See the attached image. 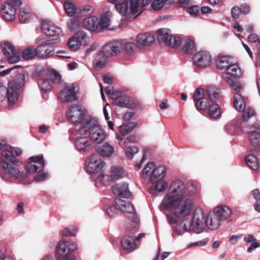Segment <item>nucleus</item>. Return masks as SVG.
<instances>
[{
	"instance_id": "57",
	"label": "nucleus",
	"mask_w": 260,
	"mask_h": 260,
	"mask_svg": "<svg viewBox=\"0 0 260 260\" xmlns=\"http://www.w3.org/2000/svg\"><path fill=\"white\" fill-rule=\"evenodd\" d=\"M50 176L48 172H44L41 174H37L35 177L34 180L37 182H40L48 179Z\"/></svg>"
},
{
	"instance_id": "52",
	"label": "nucleus",
	"mask_w": 260,
	"mask_h": 260,
	"mask_svg": "<svg viewBox=\"0 0 260 260\" xmlns=\"http://www.w3.org/2000/svg\"><path fill=\"white\" fill-rule=\"evenodd\" d=\"M48 76L54 83L60 84L61 82V76L55 71H51Z\"/></svg>"
},
{
	"instance_id": "10",
	"label": "nucleus",
	"mask_w": 260,
	"mask_h": 260,
	"mask_svg": "<svg viewBox=\"0 0 260 260\" xmlns=\"http://www.w3.org/2000/svg\"><path fill=\"white\" fill-rule=\"evenodd\" d=\"M82 124V127H86L85 135H88L91 140L96 143H100L105 140V133L95 121L90 120L85 121Z\"/></svg>"
},
{
	"instance_id": "14",
	"label": "nucleus",
	"mask_w": 260,
	"mask_h": 260,
	"mask_svg": "<svg viewBox=\"0 0 260 260\" xmlns=\"http://www.w3.org/2000/svg\"><path fill=\"white\" fill-rule=\"evenodd\" d=\"M84 113L80 106L77 104L71 106L67 113V117L68 120L72 123H76L78 125V128L81 127L83 123L85 121H90L88 119H84Z\"/></svg>"
},
{
	"instance_id": "42",
	"label": "nucleus",
	"mask_w": 260,
	"mask_h": 260,
	"mask_svg": "<svg viewBox=\"0 0 260 260\" xmlns=\"http://www.w3.org/2000/svg\"><path fill=\"white\" fill-rule=\"evenodd\" d=\"M31 16L30 11L27 9H22L19 11V19L22 23L27 22Z\"/></svg>"
},
{
	"instance_id": "28",
	"label": "nucleus",
	"mask_w": 260,
	"mask_h": 260,
	"mask_svg": "<svg viewBox=\"0 0 260 260\" xmlns=\"http://www.w3.org/2000/svg\"><path fill=\"white\" fill-rule=\"evenodd\" d=\"M114 148L108 143L98 147L97 151L99 154L104 157H110L114 152Z\"/></svg>"
},
{
	"instance_id": "17",
	"label": "nucleus",
	"mask_w": 260,
	"mask_h": 260,
	"mask_svg": "<svg viewBox=\"0 0 260 260\" xmlns=\"http://www.w3.org/2000/svg\"><path fill=\"white\" fill-rule=\"evenodd\" d=\"M42 31L48 37H54L55 38L50 41H54L55 43L60 42V39L58 37L62 32L61 29L56 25L50 22H43L42 25Z\"/></svg>"
},
{
	"instance_id": "45",
	"label": "nucleus",
	"mask_w": 260,
	"mask_h": 260,
	"mask_svg": "<svg viewBox=\"0 0 260 260\" xmlns=\"http://www.w3.org/2000/svg\"><path fill=\"white\" fill-rule=\"evenodd\" d=\"M209 115L214 118L219 117L220 115L219 107L217 104H211L208 112Z\"/></svg>"
},
{
	"instance_id": "56",
	"label": "nucleus",
	"mask_w": 260,
	"mask_h": 260,
	"mask_svg": "<svg viewBox=\"0 0 260 260\" xmlns=\"http://www.w3.org/2000/svg\"><path fill=\"white\" fill-rule=\"evenodd\" d=\"M139 151L138 148L135 146L128 147L125 150L126 155L131 159H132L135 153Z\"/></svg>"
},
{
	"instance_id": "44",
	"label": "nucleus",
	"mask_w": 260,
	"mask_h": 260,
	"mask_svg": "<svg viewBox=\"0 0 260 260\" xmlns=\"http://www.w3.org/2000/svg\"><path fill=\"white\" fill-rule=\"evenodd\" d=\"M151 182L152 183V187L158 192L164 191L168 186V183L164 180Z\"/></svg>"
},
{
	"instance_id": "40",
	"label": "nucleus",
	"mask_w": 260,
	"mask_h": 260,
	"mask_svg": "<svg viewBox=\"0 0 260 260\" xmlns=\"http://www.w3.org/2000/svg\"><path fill=\"white\" fill-rule=\"evenodd\" d=\"M3 52L6 56L12 55L15 52V48L12 43L9 42H5L2 44Z\"/></svg>"
},
{
	"instance_id": "31",
	"label": "nucleus",
	"mask_w": 260,
	"mask_h": 260,
	"mask_svg": "<svg viewBox=\"0 0 260 260\" xmlns=\"http://www.w3.org/2000/svg\"><path fill=\"white\" fill-rule=\"evenodd\" d=\"M227 74H223L222 77L225 82H226L230 86L232 87L234 90L238 93L243 89V86L241 84L235 83V78H232Z\"/></svg>"
},
{
	"instance_id": "5",
	"label": "nucleus",
	"mask_w": 260,
	"mask_h": 260,
	"mask_svg": "<svg viewBox=\"0 0 260 260\" xmlns=\"http://www.w3.org/2000/svg\"><path fill=\"white\" fill-rule=\"evenodd\" d=\"M25 83V76L23 74H18L14 80L9 82L8 88L0 85V101H3L6 97L10 103H14L17 100L20 89Z\"/></svg>"
},
{
	"instance_id": "27",
	"label": "nucleus",
	"mask_w": 260,
	"mask_h": 260,
	"mask_svg": "<svg viewBox=\"0 0 260 260\" xmlns=\"http://www.w3.org/2000/svg\"><path fill=\"white\" fill-rule=\"evenodd\" d=\"M121 244L125 250L132 251L136 248L135 240L132 236H124L121 240Z\"/></svg>"
},
{
	"instance_id": "47",
	"label": "nucleus",
	"mask_w": 260,
	"mask_h": 260,
	"mask_svg": "<svg viewBox=\"0 0 260 260\" xmlns=\"http://www.w3.org/2000/svg\"><path fill=\"white\" fill-rule=\"evenodd\" d=\"M154 164L153 162H148L143 170V175L145 177H149L152 175L154 170Z\"/></svg>"
},
{
	"instance_id": "51",
	"label": "nucleus",
	"mask_w": 260,
	"mask_h": 260,
	"mask_svg": "<svg viewBox=\"0 0 260 260\" xmlns=\"http://www.w3.org/2000/svg\"><path fill=\"white\" fill-rule=\"evenodd\" d=\"M68 45L69 48L72 51H77L78 50L82 45L79 43V42H77L76 40H75L73 37L71 38L68 42Z\"/></svg>"
},
{
	"instance_id": "37",
	"label": "nucleus",
	"mask_w": 260,
	"mask_h": 260,
	"mask_svg": "<svg viewBox=\"0 0 260 260\" xmlns=\"http://www.w3.org/2000/svg\"><path fill=\"white\" fill-rule=\"evenodd\" d=\"M226 71V72L224 74H227L233 77H238L242 74L241 69L236 63L230 64Z\"/></svg>"
},
{
	"instance_id": "23",
	"label": "nucleus",
	"mask_w": 260,
	"mask_h": 260,
	"mask_svg": "<svg viewBox=\"0 0 260 260\" xmlns=\"http://www.w3.org/2000/svg\"><path fill=\"white\" fill-rule=\"evenodd\" d=\"M155 40L154 37L149 33H143L137 35L136 42L138 47L149 46Z\"/></svg>"
},
{
	"instance_id": "13",
	"label": "nucleus",
	"mask_w": 260,
	"mask_h": 260,
	"mask_svg": "<svg viewBox=\"0 0 260 260\" xmlns=\"http://www.w3.org/2000/svg\"><path fill=\"white\" fill-rule=\"evenodd\" d=\"M97 154L92 155L87 160L86 163V170L89 173L92 174L91 178L94 179V176L101 174L105 166V162L99 158Z\"/></svg>"
},
{
	"instance_id": "24",
	"label": "nucleus",
	"mask_w": 260,
	"mask_h": 260,
	"mask_svg": "<svg viewBox=\"0 0 260 260\" xmlns=\"http://www.w3.org/2000/svg\"><path fill=\"white\" fill-rule=\"evenodd\" d=\"M113 192L122 198H128L132 195V192L128 188V184L126 182L114 186L113 187Z\"/></svg>"
},
{
	"instance_id": "2",
	"label": "nucleus",
	"mask_w": 260,
	"mask_h": 260,
	"mask_svg": "<svg viewBox=\"0 0 260 260\" xmlns=\"http://www.w3.org/2000/svg\"><path fill=\"white\" fill-rule=\"evenodd\" d=\"M0 150L2 151L0 157V168L4 171L2 179L6 181H11L13 179L22 178L24 171L15 166L18 162L15 157L21 154V150L19 148L15 149L2 139H0Z\"/></svg>"
},
{
	"instance_id": "53",
	"label": "nucleus",
	"mask_w": 260,
	"mask_h": 260,
	"mask_svg": "<svg viewBox=\"0 0 260 260\" xmlns=\"http://www.w3.org/2000/svg\"><path fill=\"white\" fill-rule=\"evenodd\" d=\"M80 26V22L76 19H72L68 23V27L71 31H74Z\"/></svg>"
},
{
	"instance_id": "59",
	"label": "nucleus",
	"mask_w": 260,
	"mask_h": 260,
	"mask_svg": "<svg viewBox=\"0 0 260 260\" xmlns=\"http://www.w3.org/2000/svg\"><path fill=\"white\" fill-rule=\"evenodd\" d=\"M241 13V9L237 6L234 7L231 10V14L235 19L238 18Z\"/></svg>"
},
{
	"instance_id": "55",
	"label": "nucleus",
	"mask_w": 260,
	"mask_h": 260,
	"mask_svg": "<svg viewBox=\"0 0 260 260\" xmlns=\"http://www.w3.org/2000/svg\"><path fill=\"white\" fill-rule=\"evenodd\" d=\"M77 232V229L75 227H71L70 229L65 228L61 231L60 233L63 236H74Z\"/></svg>"
},
{
	"instance_id": "19",
	"label": "nucleus",
	"mask_w": 260,
	"mask_h": 260,
	"mask_svg": "<svg viewBox=\"0 0 260 260\" xmlns=\"http://www.w3.org/2000/svg\"><path fill=\"white\" fill-rule=\"evenodd\" d=\"M122 51V43L117 41L110 42L102 48L101 52L106 57L113 56L120 53Z\"/></svg>"
},
{
	"instance_id": "63",
	"label": "nucleus",
	"mask_w": 260,
	"mask_h": 260,
	"mask_svg": "<svg viewBox=\"0 0 260 260\" xmlns=\"http://www.w3.org/2000/svg\"><path fill=\"white\" fill-rule=\"evenodd\" d=\"M59 256L56 260H74V258L69 255L59 254Z\"/></svg>"
},
{
	"instance_id": "9",
	"label": "nucleus",
	"mask_w": 260,
	"mask_h": 260,
	"mask_svg": "<svg viewBox=\"0 0 260 260\" xmlns=\"http://www.w3.org/2000/svg\"><path fill=\"white\" fill-rule=\"evenodd\" d=\"M77 128L78 125H76L75 137L70 136L69 140L71 141L75 140L74 144L78 151H87L91 149V142L88 135H85L86 127L82 126L78 129Z\"/></svg>"
},
{
	"instance_id": "62",
	"label": "nucleus",
	"mask_w": 260,
	"mask_h": 260,
	"mask_svg": "<svg viewBox=\"0 0 260 260\" xmlns=\"http://www.w3.org/2000/svg\"><path fill=\"white\" fill-rule=\"evenodd\" d=\"M188 13L191 15H196L199 12V8L197 6H189Z\"/></svg>"
},
{
	"instance_id": "38",
	"label": "nucleus",
	"mask_w": 260,
	"mask_h": 260,
	"mask_svg": "<svg viewBox=\"0 0 260 260\" xmlns=\"http://www.w3.org/2000/svg\"><path fill=\"white\" fill-rule=\"evenodd\" d=\"M230 65L228 57H219L216 61V66L219 70H226Z\"/></svg>"
},
{
	"instance_id": "35",
	"label": "nucleus",
	"mask_w": 260,
	"mask_h": 260,
	"mask_svg": "<svg viewBox=\"0 0 260 260\" xmlns=\"http://www.w3.org/2000/svg\"><path fill=\"white\" fill-rule=\"evenodd\" d=\"M245 162L247 165L253 170H257L259 168L257 158L253 155L250 154L245 158Z\"/></svg>"
},
{
	"instance_id": "64",
	"label": "nucleus",
	"mask_w": 260,
	"mask_h": 260,
	"mask_svg": "<svg viewBox=\"0 0 260 260\" xmlns=\"http://www.w3.org/2000/svg\"><path fill=\"white\" fill-rule=\"evenodd\" d=\"M251 194L253 198L257 201L260 200V190L258 189H255L251 191Z\"/></svg>"
},
{
	"instance_id": "12",
	"label": "nucleus",
	"mask_w": 260,
	"mask_h": 260,
	"mask_svg": "<svg viewBox=\"0 0 260 260\" xmlns=\"http://www.w3.org/2000/svg\"><path fill=\"white\" fill-rule=\"evenodd\" d=\"M157 40L160 43H164L171 48H177L181 43V39L178 36H173L171 31L168 28H160L157 31Z\"/></svg>"
},
{
	"instance_id": "32",
	"label": "nucleus",
	"mask_w": 260,
	"mask_h": 260,
	"mask_svg": "<svg viewBox=\"0 0 260 260\" xmlns=\"http://www.w3.org/2000/svg\"><path fill=\"white\" fill-rule=\"evenodd\" d=\"M122 43V51L126 55L132 56L137 50L138 46L132 42H124Z\"/></svg>"
},
{
	"instance_id": "1",
	"label": "nucleus",
	"mask_w": 260,
	"mask_h": 260,
	"mask_svg": "<svg viewBox=\"0 0 260 260\" xmlns=\"http://www.w3.org/2000/svg\"><path fill=\"white\" fill-rule=\"evenodd\" d=\"M198 192V186L192 182H188L185 186L182 181L176 180L171 184L160 205L161 210L174 211L167 215L170 224L176 223L178 218L189 215Z\"/></svg>"
},
{
	"instance_id": "46",
	"label": "nucleus",
	"mask_w": 260,
	"mask_h": 260,
	"mask_svg": "<svg viewBox=\"0 0 260 260\" xmlns=\"http://www.w3.org/2000/svg\"><path fill=\"white\" fill-rule=\"evenodd\" d=\"M64 11L69 16L74 15L76 12L75 6L71 2H66L63 5Z\"/></svg>"
},
{
	"instance_id": "21",
	"label": "nucleus",
	"mask_w": 260,
	"mask_h": 260,
	"mask_svg": "<svg viewBox=\"0 0 260 260\" xmlns=\"http://www.w3.org/2000/svg\"><path fill=\"white\" fill-rule=\"evenodd\" d=\"M77 248V245L71 242L62 241L56 246V252L58 254L69 255V253L73 252Z\"/></svg>"
},
{
	"instance_id": "26",
	"label": "nucleus",
	"mask_w": 260,
	"mask_h": 260,
	"mask_svg": "<svg viewBox=\"0 0 260 260\" xmlns=\"http://www.w3.org/2000/svg\"><path fill=\"white\" fill-rule=\"evenodd\" d=\"M166 174V169L164 166H160L153 170V172L150 177V181H158L164 180L163 179Z\"/></svg>"
},
{
	"instance_id": "41",
	"label": "nucleus",
	"mask_w": 260,
	"mask_h": 260,
	"mask_svg": "<svg viewBox=\"0 0 260 260\" xmlns=\"http://www.w3.org/2000/svg\"><path fill=\"white\" fill-rule=\"evenodd\" d=\"M104 54L96 53L94 56L93 63L96 68L101 69L105 67V58Z\"/></svg>"
},
{
	"instance_id": "34",
	"label": "nucleus",
	"mask_w": 260,
	"mask_h": 260,
	"mask_svg": "<svg viewBox=\"0 0 260 260\" xmlns=\"http://www.w3.org/2000/svg\"><path fill=\"white\" fill-rule=\"evenodd\" d=\"M137 123L136 122H128L123 124L119 128L120 134L123 136H126L137 126Z\"/></svg>"
},
{
	"instance_id": "33",
	"label": "nucleus",
	"mask_w": 260,
	"mask_h": 260,
	"mask_svg": "<svg viewBox=\"0 0 260 260\" xmlns=\"http://www.w3.org/2000/svg\"><path fill=\"white\" fill-rule=\"evenodd\" d=\"M38 84L40 90L45 93L50 92L52 89V85L46 78L39 79Z\"/></svg>"
},
{
	"instance_id": "11",
	"label": "nucleus",
	"mask_w": 260,
	"mask_h": 260,
	"mask_svg": "<svg viewBox=\"0 0 260 260\" xmlns=\"http://www.w3.org/2000/svg\"><path fill=\"white\" fill-rule=\"evenodd\" d=\"M115 8L121 15L131 17L139 11L141 7L137 0H123L116 4Z\"/></svg>"
},
{
	"instance_id": "58",
	"label": "nucleus",
	"mask_w": 260,
	"mask_h": 260,
	"mask_svg": "<svg viewBox=\"0 0 260 260\" xmlns=\"http://www.w3.org/2000/svg\"><path fill=\"white\" fill-rule=\"evenodd\" d=\"M165 4H167L163 0H155L152 2L151 7L154 10L157 11L161 9Z\"/></svg>"
},
{
	"instance_id": "6",
	"label": "nucleus",
	"mask_w": 260,
	"mask_h": 260,
	"mask_svg": "<svg viewBox=\"0 0 260 260\" xmlns=\"http://www.w3.org/2000/svg\"><path fill=\"white\" fill-rule=\"evenodd\" d=\"M219 94V89L214 86H210L206 89L197 88L193 95V100L197 109L206 110L209 106L210 103L213 102Z\"/></svg>"
},
{
	"instance_id": "61",
	"label": "nucleus",
	"mask_w": 260,
	"mask_h": 260,
	"mask_svg": "<svg viewBox=\"0 0 260 260\" xmlns=\"http://www.w3.org/2000/svg\"><path fill=\"white\" fill-rule=\"evenodd\" d=\"M260 247V241L259 242H252L249 247L248 248L247 251L248 253H251L253 250L255 249L256 248Z\"/></svg>"
},
{
	"instance_id": "16",
	"label": "nucleus",
	"mask_w": 260,
	"mask_h": 260,
	"mask_svg": "<svg viewBox=\"0 0 260 260\" xmlns=\"http://www.w3.org/2000/svg\"><path fill=\"white\" fill-rule=\"evenodd\" d=\"M192 60L196 67L206 68L211 65L212 57L209 52L207 51H200L194 54Z\"/></svg>"
},
{
	"instance_id": "15",
	"label": "nucleus",
	"mask_w": 260,
	"mask_h": 260,
	"mask_svg": "<svg viewBox=\"0 0 260 260\" xmlns=\"http://www.w3.org/2000/svg\"><path fill=\"white\" fill-rule=\"evenodd\" d=\"M10 2L2 6L1 14L6 21H13L16 15V8L22 5L21 0H10Z\"/></svg>"
},
{
	"instance_id": "29",
	"label": "nucleus",
	"mask_w": 260,
	"mask_h": 260,
	"mask_svg": "<svg viewBox=\"0 0 260 260\" xmlns=\"http://www.w3.org/2000/svg\"><path fill=\"white\" fill-rule=\"evenodd\" d=\"M186 217L187 216L183 217V218H177V221L176 222V223L179 221V219H183L182 220L180 224H177L175 226H172V229H173L172 236H173V237L175 238L177 235H181L183 234L184 232H185V231L190 232L191 231V230H187L185 228L184 222H185V220H186ZM174 224H175V223L170 224L173 225Z\"/></svg>"
},
{
	"instance_id": "8",
	"label": "nucleus",
	"mask_w": 260,
	"mask_h": 260,
	"mask_svg": "<svg viewBox=\"0 0 260 260\" xmlns=\"http://www.w3.org/2000/svg\"><path fill=\"white\" fill-rule=\"evenodd\" d=\"M232 214L231 209L227 206L221 205L215 207L212 212L208 214L210 230H215L217 229L221 222L230 219Z\"/></svg>"
},
{
	"instance_id": "36",
	"label": "nucleus",
	"mask_w": 260,
	"mask_h": 260,
	"mask_svg": "<svg viewBox=\"0 0 260 260\" xmlns=\"http://www.w3.org/2000/svg\"><path fill=\"white\" fill-rule=\"evenodd\" d=\"M21 55L25 59H31L37 55V49L32 46H29L22 52Z\"/></svg>"
},
{
	"instance_id": "54",
	"label": "nucleus",
	"mask_w": 260,
	"mask_h": 260,
	"mask_svg": "<svg viewBox=\"0 0 260 260\" xmlns=\"http://www.w3.org/2000/svg\"><path fill=\"white\" fill-rule=\"evenodd\" d=\"M7 60L9 63H15L19 61L20 59V54L18 52H16L15 51L13 52L12 55H10V56H7Z\"/></svg>"
},
{
	"instance_id": "43",
	"label": "nucleus",
	"mask_w": 260,
	"mask_h": 260,
	"mask_svg": "<svg viewBox=\"0 0 260 260\" xmlns=\"http://www.w3.org/2000/svg\"><path fill=\"white\" fill-rule=\"evenodd\" d=\"M194 48V44L192 40L190 39L186 40L182 48V51L186 54H191Z\"/></svg>"
},
{
	"instance_id": "18",
	"label": "nucleus",
	"mask_w": 260,
	"mask_h": 260,
	"mask_svg": "<svg viewBox=\"0 0 260 260\" xmlns=\"http://www.w3.org/2000/svg\"><path fill=\"white\" fill-rule=\"evenodd\" d=\"M58 99L63 103H72L78 100L75 86L66 85L59 93Z\"/></svg>"
},
{
	"instance_id": "60",
	"label": "nucleus",
	"mask_w": 260,
	"mask_h": 260,
	"mask_svg": "<svg viewBox=\"0 0 260 260\" xmlns=\"http://www.w3.org/2000/svg\"><path fill=\"white\" fill-rule=\"evenodd\" d=\"M248 39L250 42L258 43L260 45V38L255 34H251Z\"/></svg>"
},
{
	"instance_id": "25",
	"label": "nucleus",
	"mask_w": 260,
	"mask_h": 260,
	"mask_svg": "<svg viewBox=\"0 0 260 260\" xmlns=\"http://www.w3.org/2000/svg\"><path fill=\"white\" fill-rule=\"evenodd\" d=\"M83 25L86 29L90 31H95L99 27V19L94 16L88 17L84 19Z\"/></svg>"
},
{
	"instance_id": "30",
	"label": "nucleus",
	"mask_w": 260,
	"mask_h": 260,
	"mask_svg": "<svg viewBox=\"0 0 260 260\" xmlns=\"http://www.w3.org/2000/svg\"><path fill=\"white\" fill-rule=\"evenodd\" d=\"M186 217L187 216L183 217V218H177V221L176 222V223L179 221V219H183L182 220L180 224H177L175 226H172V229H173L172 236H173V237L175 238L177 235H181L183 234L184 232H185V231L190 232L191 231V230H187L185 228L184 222H185V220H186ZM174 224H175V223L170 224L173 225Z\"/></svg>"
},
{
	"instance_id": "48",
	"label": "nucleus",
	"mask_w": 260,
	"mask_h": 260,
	"mask_svg": "<svg viewBox=\"0 0 260 260\" xmlns=\"http://www.w3.org/2000/svg\"><path fill=\"white\" fill-rule=\"evenodd\" d=\"M110 176L113 181H116L121 178L123 176L122 169L120 168H112Z\"/></svg>"
},
{
	"instance_id": "20",
	"label": "nucleus",
	"mask_w": 260,
	"mask_h": 260,
	"mask_svg": "<svg viewBox=\"0 0 260 260\" xmlns=\"http://www.w3.org/2000/svg\"><path fill=\"white\" fill-rule=\"evenodd\" d=\"M29 159L30 161L27 163L26 168L29 173L41 172L44 170L45 161L43 155L31 156Z\"/></svg>"
},
{
	"instance_id": "4",
	"label": "nucleus",
	"mask_w": 260,
	"mask_h": 260,
	"mask_svg": "<svg viewBox=\"0 0 260 260\" xmlns=\"http://www.w3.org/2000/svg\"><path fill=\"white\" fill-rule=\"evenodd\" d=\"M116 210L133 214L132 227H127V230L132 232L138 231L139 218L137 215L134 214L135 211L134 206L131 202L120 199H116L112 205L107 208L106 212L108 216L112 218L116 215Z\"/></svg>"
},
{
	"instance_id": "50",
	"label": "nucleus",
	"mask_w": 260,
	"mask_h": 260,
	"mask_svg": "<svg viewBox=\"0 0 260 260\" xmlns=\"http://www.w3.org/2000/svg\"><path fill=\"white\" fill-rule=\"evenodd\" d=\"M94 179L101 182L104 185H108L110 181H113L110 175H104L102 172L98 175L96 178H94Z\"/></svg>"
},
{
	"instance_id": "22",
	"label": "nucleus",
	"mask_w": 260,
	"mask_h": 260,
	"mask_svg": "<svg viewBox=\"0 0 260 260\" xmlns=\"http://www.w3.org/2000/svg\"><path fill=\"white\" fill-rule=\"evenodd\" d=\"M49 44L50 43L47 42L36 48L37 56L39 57L46 59L54 54V50Z\"/></svg>"
},
{
	"instance_id": "7",
	"label": "nucleus",
	"mask_w": 260,
	"mask_h": 260,
	"mask_svg": "<svg viewBox=\"0 0 260 260\" xmlns=\"http://www.w3.org/2000/svg\"><path fill=\"white\" fill-rule=\"evenodd\" d=\"M186 220H185V228L187 230H191L195 233H201L205 228L207 227L209 229L210 220L205 217L203 209L197 208L195 210L192 221L186 217Z\"/></svg>"
},
{
	"instance_id": "49",
	"label": "nucleus",
	"mask_w": 260,
	"mask_h": 260,
	"mask_svg": "<svg viewBox=\"0 0 260 260\" xmlns=\"http://www.w3.org/2000/svg\"><path fill=\"white\" fill-rule=\"evenodd\" d=\"M73 37L82 45H84L86 42V34L82 30H79L76 32Z\"/></svg>"
},
{
	"instance_id": "39",
	"label": "nucleus",
	"mask_w": 260,
	"mask_h": 260,
	"mask_svg": "<svg viewBox=\"0 0 260 260\" xmlns=\"http://www.w3.org/2000/svg\"><path fill=\"white\" fill-rule=\"evenodd\" d=\"M111 13L108 12L101 16L99 20V27L101 28H107L110 26V17Z\"/></svg>"
},
{
	"instance_id": "3",
	"label": "nucleus",
	"mask_w": 260,
	"mask_h": 260,
	"mask_svg": "<svg viewBox=\"0 0 260 260\" xmlns=\"http://www.w3.org/2000/svg\"><path fill=\"white\" fill-rule=\"evenodd\" d=\"M234 105L235 109L239 112H242V121L240 126L248 133L249 140L250 143L249 149L251 151H257L260 146V124L257 122L250 125L244 129L245 123L254 115V111L250 108L245 107L243 97L240 93H236L234 96Z\"/></svg>"
}]
</instances>
